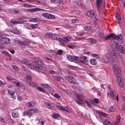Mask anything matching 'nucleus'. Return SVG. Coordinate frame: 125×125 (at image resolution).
Returning a JSON list of instances; mask_svg holds the SVG:
<instances>
[{"label": "nucleus", "mask_w": 125, "mask_h": 125, "mask_svg": "<svg viewBox=\"0 0 125 125\" xmlns=\"http://www.w3.org/2000/svg\"><path fill=\"white\" fill-rule=\"evenodd\" d=\"M21 62L22 64H25L26 65V66H27V67L31 68L32 70H37L39 72H40V73H42V74H43L45 71V68L42 66V65L40 63H37L33 65L32 64L28 62V61H27V59H24L23 61H21Z\"/></svg>", "instance_id": "f257e3e1"}, {"label": "nucleus", "mask_w": 125, "mask_h": 125, "mask_svg": "<svg viewBox=\"0 0 125 125\" xmlns=\"http://www.w3.org/2000/svg\"><path fill=\"white\" fill-rule=\"evenodd\" d=\"M90 63H91V65H96L97 62H96L95 59H91L90 60Z\"/></svg>", "instance_id": "c85d7f7f"}, {"label": "nucleus", "mask_w": 125, "mask_h": 125, "mask_svg": "<svg viewBox=\"0 0 125 125\" xmlns=\"http://www.w3.org/2000/svg\"><path fill=\"white\" fill-rule=\"evenodd\" d=\"M113 70L116 77L118 78V79L119 78V79H121V76L122 75L121 67L117 64H114L113 67Z\"/></svg>", "instance_id": "f03ea898"}, {"label": "nucleus", "mask_w": 125, "mask_h": 125, "mask_svg": "<svg viewBox=\"0 0 125 125\" xmlns=\"http://www.w3.org/2000/svg\"><path fill=\"white\" fill-rule=\"evenodd\" d=\"M87 16H88L89 18H91V19H95V20L98 21V19L96 18V14L95 13H94V11L92 10L87 11Z\"/></svg>", "instance_id": "0eeeda50"}, {"label": "nucleus", "mask_w": 125, "mask_h": 125, "mask_svg": "<svg viewBox=\"0 0 125 125\" xmlns=\"http://www.w3.org/2000/svg\"><path fill=\"white\" fill-rule=\"evenodd\" d=\"M37 89L38 90H40V91H41L42 92H46V91L43 88L41 87V86H38L37 87Z\"/></svg>", "instance_id": "72a5a7b5"}, {"label": "nucleus", "mask_w": 125, "mask_h": 125, "mask_svg": "<svg viewBox=\"0 0 125 125\" xmlns=\"http://www.w3.org/2000/svg\"><path fill=\"white\" fill-rule=\"evenodd\" d=\"M45 38H46V39H50L54 41H58V35L55 33L51 34L50 33H47L45 35Z\"/></svg>", "instance_id": "7ed1b4c3"}, {"label": "nucleus", "mask_w": 125, "mask_h": 125, "mask_svg": "<svg viewBox=\"0 0 125 125\" xmlns=\"http://www.w3.org/2000/svg\"><path fill=\"white\" fill-rule=\"evenodd\" d=\"M38 19H37V18H33L30 19V21H31V22H37Z\"/></svg>", "instance_id": "de8ad7c7"}, {"label": "nucleus", "mask_w": 125, "mask_h": 125, "mask_svg": "<svg viewBox=\"0 0 125 125\" xmlns=\"http://www.w3.org/2000/svg\"><path fill=\"white\" fill-rule=\"evenodd\" d=\"M54 97H55L56 98H57L58 99H60V95H59V94H58V93H56L54 95Z\"/></svg>", "instance_id": "3c124183"}, {"label": "nucleus", "mask_w": 125, "mask_h": 125, "mask_svg": "<svg viewBox=\"0 0 125 125\" xmlns=\"http://www.w3.org/2000/svg\"><path fill=\"white\" fill-rule=\"evenodd\" d=\"M12 117L14 118H17L19 117L18 114L16 113H12Z\"/></svg>", "instance_id": "49530a36"}, {"label": "nucleus", "mask_w": 125, "mask_h": 125, "mask_svg": "<svg viewBox=\"0 0 125 125\" xmlns=\"http://www.w3.org/2000/svg\"><path fill=\"white\" fill-rule=\"evenodd\" d=\"M64 79H65L66 81L69 82V83H73L74 84H76V83L73 80H74V78L71 76H65Z\"/></svg>", "instance_id": "9d476101"}, {"label": "nucleus", "mask_w": 125, "mask_h": 125, "mask_svg": "<svg viewBox=\"0 0 125 125\" xmlns=\"http://www.w3.org/2000/svg\"><path fill=\"white\" fill-rule=\"evenodd\" d=\"M45 105H46L47 108H48V109H51V110H52L53 106L52 105H51L50 103H46L45 104Z\"/></svg>", "instance_id": "2f4dec72"}, {"label": "nucleus", "mask_w": 125, "mask_h": 125, "mask_svg": "<svg viewBox=\"0 0 125 125\" xmlns=\"http://www.w3.org/2000/svg\"><path fill=\"white\" fill-rule=\"evenodd\" d=\"M116 19L117 23H121V16H120V14H116Z\"/></svg>", "instance_id": "a878e982"}, {"label": "nucleus", "mask_w": 125, "mask_h": 125, "mask_svg": "<svg viewBox=\"0 0 125 125\" xmlns=\"http://www.w3.org/2000/svg\"><path fill=\"white\" fill-rule=\"evenodd\" d=\"M62 41H64L65 42H70L71 41V37H65L62 38Z\"/></svg>", "instance_id": "c756f323"}, {"label": "nucleus", "mask_w": 125, "mask_h": 125, "mask_svg": "<svg viewBox=\"0 0 125 125\" xmlns=\"http://www.w3.org/2000/svg\"><path fill=\"white\" fill-rule=\"evenodd\" d=\"M52 57L50 56L49 57L44 58L45 59H47V60H50V61H53L52 59H51Z\"/></svg>", "instance_id": "e2e57ef3"}, {"label": "nucleus", "mask_w": 125, "mask_h": 125, "mask_svg": "<svg viewBox=\"0 0 125 125\" xmlns=\"http://www.w3.org/2000/svg\"><path fill=\"white\" fill-rule=\"evenodd\" d=\"M9 51L11 52V53H12V54H14V53H15L14 50L11 48L9 49Z\"/></svg>", "instance_id": "13d9d810"}, {"label": "nucleus", "mask_w": 125, "mask_h": 125, "mask_svg": "<svg viewBox=\"0 0 125 125\" xmlns=\"http://www.w3.org/2000/svg\"><path fill=\"white\" fill-rule=\"evenodd\" d=\"M67 58L68 60H69V61H71V62H73V60L74 57H73L71 55H68L67 56Z\"/></svg>", "instance_id": "c9c22d12"}, {"label": "nucleus", "mask_w": 125, "mask_h": 125, "mask_svg": "<svg viewBox=\"0 0 125 125\" xmlns=\"http://www.w3.org/2000/svg\"><path fill=\"white\" fill-rule=\"evenodd\" d=\"M34 61L36 63H38V62H40V63H41V64H42V60H41L39 58H35L34 59Z\"/></svg>", "instance_id": "f704fd0d"}, {"label": "nucleus", "mask_w": 125, "mask_h": 125, "mask_svg": "<svg viewBox=\"0 0 125 125\" xmlns=\"http://www.w3.org/2000/svg\"><path fill=\"white\" fill-rule=\"evenodd\" d=\"M72 62H74V63H84L83 61L81 60L80 58L76 56L73 57V60H72Z\"/></svg>", "instance_id": "ddd939ff"}, {"label": "nucleus", "mask_w": 125, "mask_h": 125, "mask_svg": "<svg viewBox=\"0 0 125 125\" xmlns=\"http://www.w3.org/2000/svg\"><path fill=\"white\" fill-rule=\"evenodd\" d=\"M76 102L78 104H83L84 103V99L80 95H76Z\"/></svg>", "instance_id": "6e6552de"}, {"label": "nucleus", "mask_w": 125, "mask_h": 125, "mask_svg": "<svg viewBox=\"0 0 125 125\" xmlns=\"http://www.w3.org/2000/svg\"><path fill=\"white\" fill-rule=\"evenodd\" d=\"M100 37L103 40H105V41H108V40H111L112 38V34L108 35L107 33L100 32Z\"/></svg>", "instance_id": "20e7f679"}, {"label": "nucleus", "mask_w": 125, "mask_h": 125, "mask_svg": "<svg viewBox=\"0 0 125 125\" xmlns=\"http://www.w3.org/2000/svg\"><path fill=\"white\" fill-rule=\"evenodd\" d=\"M11 23H12V24H17V21L16 20H12Z\"/></svg>", "instance_id": "0e129e2a"}, {"label": "nucleus", "mask_w": 125, "mask_h": 125, "mask_svg": "<svg viewBox=\"0 0 125 125\" xmlns=\"http://www.w3.org/2000/svg\"><path fill=\"white\" fill-rule=\"evenodd\" d=\"M104 62H105V63H108V62H109V57H108V56H105L104 57Z\"/></svg>", "instance_id": "c03bdc74"}, {"label": "nucleus", "mask_w": 125, "mask_h": 125, "mask_svg": "<svg viewBox=\"0 0 125 125\" xmlns=\"http://www.w3.org/2000/svg\"><path fill=\"white\" fill-rule=\"evenodd\" d=\"M111 40H116L117 41H118L119 42H122L124 41V39H123V36L122 35H116L115 34H111Z\"/></svg>", "instance_id": "423d86ee"}, {"label": "nucleus", "mask_w": 125, "mask_h": 125, "mask_svg": "<svg viewBox=\"0 0 125 125\" xmlns=\"http://www.w3.org/2000/svg\"><path fill=\"white\" fill-rule=\"evenodd\" d=\"M68 75H73V72L71 70H66Z\"/></svg>", "instance_id": "bf43d9fd"}, {"label": "nucleus", "mask_w": 125, "mask_h": 125, "mask_svg": "<svg viewBox=\"0 0 125 125\" xmlns=\"http://www.w3.org/2000/svg\"><path fill=\"white\" fill-rule=\"evenodd\" d=\"M87 57H81L80 58V59H81V60H82V61H83V62H82L84 63V62H86V61H87V60L86 59Z\"/></svg>", "instance_id": "ea45409f"}, {"label": "nucleus", "mask_w": 125, "mask_h": 125, "mask_svg": "<svg viewBox=\"0 0 125 125\" xmlns=\"http://www.w3.org/2000/svg\"><path fill=\"white\" fill-rule=\"evenodd\" d=\"M18 20L20 21H17V24H23L27 22V20H22V19H19Z\"/></svg>", "instance_id": "4be33fe9"}, {"label": "nucleus", "mask_w": 125, "mask_h": 125, "mask_svg": "<svg viewBox=\"0 0 125 125\" xmlns=\"http://www.w3.org/2000/svg\"><path fill=\"white\" fill-rule=\"evenodd\" d=\"M108 88L110 90V94L112 99H116L117 101H119V95L116 94V92L112 90V88L110 86H108Z\"/></svg>", "instance_id": "39448f33"}, {"label": "nucleus", "mask_w": 125, "mask_h": 125, "mask_svg": "<svg viewBox=\"0 0 125 125\" xmlns=\"http://www.w3.org/2000/svg\"><path fill=\"white\" fill-rule=\"evenodd\" d=\"M26 11H30L31 12H37V11H44L43 9H41L40 8H34L33 9H25Z\"/></svg>", "instance_id": "f8f14e48"}, {"label": "nucleus", "mask_w": 125, "mask_h": 125, "mask_svg": "<svg viewBox=\"0 0 125 125\" xmlns=\"http://www.w3.org/2000/svg\"><path fill=\"white\" fill-rule=\"evenodd\" d=\"M85 103H86L87 106L89 107H92V105H91V103L87 100H86Z\"/></svg>", "instance_id": "a18cd8bd"}, {"label": "nucleus", "mask_w": 125, "mask_h": 125, "mask_svg": "<svg viewBox=\"0 0 125 125\" xmlns=\"http://www.w3.org/2000/svg\"><path fill=\"white\" fill-rule=\"evenodd\" d=\"M117 50L121 53L122 54H125V46L123 45H120L117 46Z\"/></svg>", "instance_id": "9b49d317"}, {"label": "nucleus", "mask_w": 125, "mask_h": 125, "mask_svg": "<svg viewBox=\"0 0 125 125\" xmlns=\"http://www.w3.org/2000/svg\"><path fill=\"white\" fill-rule=\"evenodd\" d=\"M38 112V110H27V111H24L23 114L25 116H28V117H30L32 116L34 113H36Z\"/></svg>", "instance_id": "1a4fd4ad"}, {"label": "nucleus", "mask_w": 125, "mask_h": 125, "mask_svg": "<svg viewBox=\"0 0 125 125\" xmlns=\"http://www.w3.org/2000/svg\"><path fill=\"white\" fill-rule=\"evenodd\" d=\"M103 117H106L107 114L106 113H104V112H100V113Z\"/></svg>", "instance_id": "052dcab7"}, {"label": "nucleus", "mask_w": 125, "mask_h": 125, "mask_svg": "<svg viewBox=\"0 0 125 125\" xmlns=\"http://www.w3.org/2000/svg\"><path fill=\"white\" fill-rule=\"evenodd\" d=\"M12 33L15 34V35H20V31H18L17 28L11 31Z\"/></svg>", "instance_id": "cd10ccee"}, {"label": "nucleus", "mask_w": 125, "mask_h": 125, "mask_svg": "<svg viewBox=\"0 0 125 125\" xmlns=\"http://www.w3.org/2000/svg\"><path fill=\"white\" fill-rule=\"evenodd\" d=\"M12 83H16V82H17V80H16V79H12V80H11Z\"/></svg>", "instance_id": "774afa93"}, {"label": "nucleus", "mask_w": 125, "mask_h": 125, "mask_svg": "<svg viewBox=\"0 0 125 125\" xmlns=\"http://www.w3.org/2000/svg\"><path fill=\"white\" fill-rule=\"evenodd\" d=\"M8 92L10 95H14L15 94V91L13 89L8 90Z\"/></svg>", "instance_id": "7c9ffc66"}, {"label": "nucleus", "mask_w": 125, "mask_h": 125, "mask_svg": "<svg viewBox=\"0 0 125 125\" xmlns=\"http://www.w3.org/2000/svg\"><path fill=\"white\" fill-rule=\"evenodd\" d=\"M58 41L59 42L60 45H61V46H64V45L66 44V42L63 40L62 38H59Z\"/></svg>", "instance_id": "6ab92c4d"}, {"label": "nucleus", "mask_w": 125, "mask_h": 125, "mask_svg": "<svg viewBox=\"0 0 125 125\" xmlns=\"http://www.w3.org/2000/svg\"><path fill=\"white\" fill-rule=\"evenodd\" d=\"M55 79L58 82H60L61 81V78L59 77H56Z\"/></svg>", "instance_id": "69168bd1"}, {"label": "nucleus", "mask_w": 125, "mask_h": 125, "mask_svg": "<svg viewBox=\"0 0 125 125\" xmlns=\"http://www.w3.org/2000/svg\"><path fill=\"white\" fill-rule=\"evenodd\" d=\"M52 118L54 119H57L58 118H59V114L54 113L53 115H52Z\"/></svg>", "instance_id": "473e14b6"}, {"label": "nucleus", "mask_w": 125, "mask_h": 125, "mask_svg": "<svg viewBox=\"0 0 125 125\" xmlns=\"http://www.w3.org/2000/svg\"><path fill=\"white\" fill-rule=\"evenodd\" d=\"M84 30L85 31H87V32H89L90 30V26H86L83 27Z\"/></svg>", "instance_id": "37998d69"}, {"label": "nucleus", "mask_w": 125, "mask_h": 125, "mask_svg": "<svg viewBox=\"0 0 125 125\" xmlns=\"http://www.w3.org/2000/svg\"><path fill=\"white\" fill-rule=\"evenodd\" d=\"M1 53L3 54H6V55L8 54V56H9V57H10V54H8V53H7V52L4 51H2Z\"/></svg>", "instance_id": "4d7b16f0"}, {"label": "nucleus", "mask_w": 125, "mask_h": 125, "mask_svg": "<svg viewBox=\"0 0 125 125\" xmlns=\"http://www.w3.org/2000/svg\"><path fill=\"white\" fill-rule=\"evenodd\" d=\"M118 56H119V53H118L117 52H114L112 53V58L114 61H115L117 58H118Z\"/></svg>", "instance_id": "aec40b11"}, {"label": "nucleus", "mask_w": 125, "mask_h": 125, "mask_svg": "<svg viewBox=\"0 0 125 125\" xmlns=\"http://www.w3.org/2000/svg\"><path fill=\"white\" fill-rule=\"evenodd\" d=\"M28 104V106L29 107H34V106H35V104H34V102H28L27 103Z\"/></svg>", "instance_id": "e433bc0d"}, {"label": "nucleus", "mask_w": 125, "mask_h": 125, "mask_svg": "<svg viewBox=\"0 0 125 125\" xmlns=\"http://www.w3.org/2000/svg\"><path fill=\"white\" fill-rule=\"evenodd\" d=\"M42 16L43 17H46V18L47 19H53V18L55 17L54 15H52L48 13L42 14Z\"/></svg>", "instance_id": "4468645a"}, {"label": "nucleus", "mask_w": 125, "mask_h": 125, "mask_svg": "<svg viewBox=\"0 0 125 125\" xmlns=\"http://www.w3.org/2000/svg\"><path fill=\"white\" fill-rule=\"evenodd\" d=\"M121 123V116L120 115L117 116V121L115 123V125H119Z\"/></svg>", "instance_id": "393cba45"}, {"label": "nucleus", "mask_w": 125, "mask_h": 125, "mask_svg": "<svg viewBox=\"0 0 125 125\" xmlns=\"http://www.w3.org/2000/svg\"><path fill=\"white\" fill-rule=\"evenodd\" d=\"M26 83H30L31 81H32V77L30 75H27L24 79Z\"/></svg>", "instance_id": "412c9836"}, {"label": "nucleus", "mask_w": 125, "mask_h": 125, "mask_svg": "<svg viewBox=\"0 0 125 125\" xmlns=\"http://www.w3.org/2000/svg\"><path fill=\"white\" fill-rule=\"evenodd\" d=\"M0 85H6V82H3L1 80H0Z\"/></svg>", "instance_id": "864d4df0"}, {"label": "nucleus", "mask_w": 125, "mask_h": 125, "mask_svg": "<svg viewBox=\"0 0 125 125\" xmlns=\"http://www.w3.org/2000/svg\"><path fill=\"white\" fill-rule=\"evenodd\" d=\"M91 104H98L99 103V100L98 99H94L93 100H90Z\"/></svg>", "instance_id": "5701e85b"}, {"label": "nucleus", "mask_w": 125, "mask_h": 125, "mask_svg": "<svg viewBox=\"0 0 125 125\" xmlns=\"http://www.w3.org/2000/svg\"><path fill=\"white\" fill-rule=\"evenodd\" d=\"M87 41L89 44H94L95 43H97V41L92 38H88Z\"/></svg>", "instance_id": "2eb2a0df"}, {"label": "nucleus", "mask_w": 125, "mask_h": 125, "mask_svg": "<svg viewBox=\"0 0 125 125\" xmlns=\"http://www.w3.org/2000/svg\"><path fill=\"white\" fill-rule=\"evenodd\" d=\"M72 22L73 23V24H78L79 21H78L77 19H74L72 20Z\"/></svg>", "instance_id": "603ef678"}, {"label": "nucleus", "mask_w": 125, "mask_h": 125, "mask_svg": "<svg viewBox=\"0 0 125 125\" xmlns=\"http://www.w3.org/2000/svg\"><path fill=\"white\" fill-rule=\"evenodd\" d=\"M57 109H58L59 110H66V109L65 108V107H64L62 106H60V105H57Z\"/></svg>", "instance_id": "79ce46f5"}, {"label": "nucleus", "mask_w": 125, "mask_h": 125, "mask_svg": "<svg viewBox=\"0 0 125 125\" xmlns=\"http://www.w3.org/2000/svg\"><path fill=\"white\" fill-rule=\"evenodd\" d=\"M92 57H95V58H99V55H98L97 54H92Z\"/></svg>", "instance_id": "5fc2aeb1"}, {"label": "nucleus", "mask_w": 125, "mask_h": 125, "mask_svg": "<svg viewBox=\"0 0 125 125\" xmlns=\"http://www.w3.org/2000/svg\"><path fill=\"white\" fill-rule=\"evenodd\" d=\"M19 44L20 45H23V46L28 45V41H20Z\"/></svg>", "instance_id": "b1692460"}, {"label": "nucleus", "mask_w": 125, "mask_h": 125, "mask_svg": "<svg viewBox=\"0 0 125 125\" xmlns=\"http://www.w3.org/2000/svg\"><path fill=\"white\" fill-rule=\"evenodd\" d=\"M23 6L24 7H27V8H29V7H31V5L27 3H24Z\"/></svg>", "instance_id": "6e6d98bb"}, {"label": "nucleus", "mask_w": 125, "mask_h": 125, "mask_svg": "<svg viewBox=\"0 0 125 125\" xmlns=\"http://www.w3.org/2000/svg\"><path fill=\"white\" fill-rule=\"evenodd\" d=\"M13 69H14V70H16V71H19V68H18V67H17V66L16 65H14L13 66Z\"/></svg>", "instance_id": "680f3d73"}, {"label": "nucleus", "mask_w": 125, "mask_h": 125, "mask_svg": "<svg viewBox=\"0 0 125 125\" xmlns=\"http://www.w3.org/2000/svg\"><path fill=\"white\" fill-rule=\"evenodd\" d=\"M102 2V0H97L96 2V7L98 11L100 10V7H101V3Z\"/></svg>", "instance_id": "a211bd4d"}, {"label": "nucleus", "mask_w": 125, "mask_h": 125, "mask_svg": "<svg viewBox=\"0 0 125 125\" xmlns=\"http://www.w3.org/2000/svg\"><path fill=\"white\" fill-rule=\"evenodd\" d=\"M63 53V50L60 49L58 51L57 55H61Z\"/></svg>", "instance_id": "09e8293b"}, {"label": "nucleus", "mask_w": 125, "mask_h": 125, "mask_svg": "<svg viewBox=\"0 0 125 125\" xmlns=\"http://www.w3.org/2000/svg\"><path fill=\"white\" fill-rule=\"evenodd\" d=\"M21 69L22 70H23V71L26 72V73H29V70H28V68H27V67L25 66H22L21 67Z\"/></svg>", "instance_id": "58836bf2"}, {"label": "nucleus", "mask_w": 125, "mask_h": 125, "mask_svg": "<svg viewBox=\"0 0 125 125\" xmlns=\"http://www.w3.org/2000/svg\"><path fill=\"white\" fill-rule=\"evenodd\" d=\"M104 125H113L108 120H104Z\"/></svg>", "instance_id": "a19ab883"}, {"label": "nucleus", "mask_w": 125, "mask_h": 125, "mask_svg": "<svg viewBox=\"0 0 125 125\" xmlns=\"http://www.w3.org/2000/svg\"><path fill=\"white\" fill-rule=\"evenodd\" d=\"M31 27L33 29H37V28H38V24H31Z\"/></svg>", "instance_id": "8fccbe9b"}, {"label": "nucleus", "mask_w": 125, "mask_h": 125, "mask_svg": "<svg viewBox=\"0 0 125 125\" xmlns=\"http://www.w3.org/2000/svg\"><path fill=\"white\" fill-rule=\"evenodd\" d=\"M42 86L44 87V88H48L49 90H51L52 88L50 86L48 85V84H42Z\"/></svg>", "instance_id": "bb28decb"}, {"label": "nucleus", "mask_w": 125, "mask_h": 125, "mask_svg": "<svg viewBox=\"0 0 125 125\" xmlns=\"http://www.w3.org/2000/svg\"><path fill=\"white\" fill-rule=\"evenodd\" d=\"M117 80L118 81V85L120 87H122V88L125 87V83L122 80V78H121L120 76V79L119 77H117Z\"/></svg>", "instance_id": "dca6fc26"}, {"label": "nucleus", "mask_w": 125, "mask_h": 125, "mask_svg": "<svg viewBox=\"0 0 125 125\" xmlns=\"http://www.w3.org/2000/svg\"><path fill=\"white\" fill-rule=\"evenodd\" d=\"M1 42H2V43H5V44L7 43H9L10 42V39L7 38H3L1 39Z\"/></svg>", "instance_id": "f3484780"}, {"label": "nucleus", "mask_w": 125, "mask_h": 125, "mask_svg": "<svg viewBox=\"0 0 125 125\" xmlns=\"http://www.w3.org/2000/svg\"><path fill=\"white\" fill-rule=\"evenodd\" d=\"M4 47V45L3 43H0V49H2Z\"/></svg>", "instance_id": "338daca9"}, {"label": "nucleus", "mask_w": 125, "mask_h": 125, "mask_svg": "<svg viewBox=\"0 0 125 125\" xmlns=\"http://www.w3.org/2000/svg\"><path fill=\"white\" fill-rule=\"evenodd\" d=\"M29 85H31V86H32V87H36L37 86V83H36L34 82H30L29 83Z\"/></svg>", "instance_id": "4c0bfd02"}]
</instances>
